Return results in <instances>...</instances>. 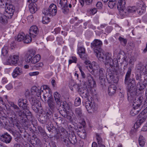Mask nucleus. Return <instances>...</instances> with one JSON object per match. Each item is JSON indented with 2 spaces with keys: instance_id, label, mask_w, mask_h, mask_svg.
I'll return each mask as SVG.
<instances>
[{
  "instance_id": "a878e982",
  "label": "nucleus",
  "mask_w": 147,
  "mask_h": 147,
  "mask_svg": "<svg viewBox=\"0 0 147 147\" xmlns=\"http://www.w3.org/2000/svg\"><path fill=\"white\" fill-rule=\"evenodd\" d=\"M61 140L63 141L64 144L66 146H68L70 144L69 138H67V135L63 136L61 134Z\"/></svg>"
},
{
  "instance_id": "9b49d317",
  "label": "nucleus",
  "mask_w": 147,
  "mask_h": 147,
  "mask_svg": "<svg viewBox=\"0 0 147 147\" xmlns=\"http://www.w3.org/2000/svg\"><path fill=\"white\" fill-rule=\"evenodd\" d=\"M18 60V55H10L8 57L6 61H3V62L4 64L5 65H12L17 64Z\"/></svg>"
},
{
  "instance_id": "09e8293b",
  "label": "nucleus",
  "mask_w": 147,
  "mask_h": 147,
  "mask_svg": "<svg viewBox=\"0 0 147 147\" xmlns=\"http://www.w3.org/2000/svg\"><path fill=\"white\" fill-rule=\"evenodd\" d=\"M96 138L97 141L98 145L101 144H102V140L100 136L98 134L96 135Z\"/></svg>"
},
{
  "instance_id": "b1692460",
  "label": "nucleus",
  "mask_w": 147,
  "mask_h": 147,
  "mask_svg": "<svg viewBox=\"0 0 147 147\" xmlns=\"http://www.w3.org/2000/svg\"><path fill=\"white\" fill-rule=\"evenodd\" d=\"M23 73V72L21 69L18 67H17L14 70L12 75L13 78H15Z\"/></svg>"
},
{
  "instance_id": "338daca9",
  "label": "nucleus",
  "mask_w": 147,
  "mask_h": 147,
  "mask_svg": "<svg viewBox=\"0 0 147 147\" xmlns=\"http://www.w3.org/2000/svg\"><path fill=\"white\" fill-rule=\"evenodd\" d=\"M8 82L7 78H3L2 80V83L3 84H5L6 83Z\"/></svg>"
},
{
  "instance_id": "79ce46f5",
  "label": "nucleus",
  "mask_w": 147,
  "mask_h": 147,
  "mask_svg": "<svg viewBox=\"0 0 147 147\" xmlns=\"http://www.w3.org/2000/svg\"><path fill=\"white\" fill-rule=\"evenodd\" d=\"M105 74V69L103 68L99 69L98 71V75L99 76L104 77Z\"/></svg>"
},
{
  "instance_id": "6e6d98bb",
  "label": "nucleus",
  "mask_w": 147,
  "mask_h": 147,
  "mask_svg": "<svg viewBox=\"0 0 147 147\" xmlns=\"http://www.w3.org/2000/svg\"><path fill=\"white\" fill-rule=\"evenodd\" d=\"M145 119L146 118L144 117H142L139 118V119L137 121H138L139 122V123L141 124L142 123L145 121Z\"/></svg>"
},
{
  "instance_id": "a18cd8bd",
  "label": "nucleus",
  "mask_w": 147,
  "mask_h": 147,
  "mask_svg": "<svg viewBox=\"0 0 147 147\" xmlns=\"http://www.w3.org/2000/svg\"><path fill=\"white\" fill-rule=\"evenodd\" d=\"M146 87V85H142L140 84V82L138 83L137 85V87L140 90H141L143 89Z\"/></svg>"
},
{
  "instance_id": "7c9ffc66",
  "label": "nucleus",
  "mask_w": 147,
  "mask_h": 147,
  "mask_svg": "<svg viewBox=\"0 0 147 147\" xmlns=\"http://www.w3.org/2000/svg\"><path fill=\"white\" fill-rule=\"evenodd\" d=\"M75 115L78 117H80L82 116V111L81 108H76L75 110Z\"/></svg>"
},
{
  "instance_id": "6e6552de",
  "label": "nucleus",
  "mask_w": 147,
  "mask_h": 147,
  "mask_svg": "<svg viewBox=\"0 0 147 147\" xmlns=\"http://www.w3.org/2000/svg\"><path fill=\"white\" fill-rule=\"evenodd\" d=\"M127 84L128 99L129 101H131L134 98V96L132 93V90L136 86V84L135 79H133L131 81H129V82H127Z\"/></svg>"
},
{
  "instance_id": "0eeeda50",
  "label": "nucleus",
  "mask_w": 147,
  "mask_h": 147,
  "mask_svg": "<svg viewBox=\"0 0 147 147\" xmlns=\"http://www.w3.org/2000/svg\"><path fill=\"white\" fill-rule=\"evenodd\" d=\"M115 66H117L118 68L115 72L113 71L111 67V69L108 68L107 69L106 77L109 83H116L119 80V78L116 74V73L119 69V67L117 65Z\"/></svg>"
},
{
  "instance_id": "4d7b16f0",
  "label": "nucleus",
  "mask_w": 147,
  "mask_h": 147,
  "mask_svg": "<svg viewBox=\"0 0 147 147\" xmlns=\"http://www.w3.org/2000/svg\"><path fill=\"white\" fill-rule=\"evenodd\" d=\"M86 91V90H84L83 88L80 89L78 90V92L81 96Z\"/></svg>"
},
{
  "instance_id": "c9c22d12",
  "label": "nucleus",
  "mask_w": 147,
  "mask_h": 147,
  "mask_svg": "<svg viewBox=\"0 0 147 147\" xmlns=\"http://www.w3.org/2000/svg\"><path fill=\"white\" fill-rule=\"evenodd\" d=\"M40 142V140L36 137L32 139L31 141V144L34 146L39 144Z\"/></svg>"
},
{
  "instance_id": "3c124183",
  "label": "nucleus",
  "mask_w": 147,
  "mask_h": 147,
  "mask_svg": "<svg viewBox=\"0 0 147 147\" xmlns=\"http://www.w3.org/2000/svg\"><path fill=\"white\" fill-rule=\"evenodd\" d=\"M88 82L89 83V85L91 87H94L96 86V82L94 80L93 77L92 78V80H90V81H89Z\"/></svg>"
},
{
  "instance_id": "1a4fd4ad",
  "label": "nucleus",
  "mask_w": 147,
  "mask_h": 147,
  "mask_svg": "<svg viewBox=\"0 0 147 147\" xmlns=\"http://www.w3.org/2000/svg\"><path fill=\"white\" fill-rule=\"evenodd\" d=\"M57 11V7L56 5L52 3L50 5L48 9H44L42 12L44 14L53 16L56 15Z\"/></svg>"
},
{
  "instance_id": "2eb2a0df",
  "label": "nucleus",
  "mask_w": 147,
  "mask_h": 147,
  "mask_svg": "<svg viewBox=\"0 0 147 147\" xmlns=\"http://www.w3.org/2000/svg\"><path fill=\"white\" fill-rule=\"evenodd\" d=\"M28 103L27 100L26 99H20L18 100V105L20 107H22L23 109L28 110Z\"/></svg>"
},
{
  "instance_id": "cd10ccee",
  "label": "nucleus",
  "mask_w": 147,
  "mask_h": 147,
  "mask_svg": "<svg viewBox=\"0 0 147 147\" xmlns=\"http://www.w3.org/2000/svg\"><path fill=\"white\" fill-rule=\"evenodd\" d=\"M48 104L49 107L51 110H53L55 107V104L53 99L52 98H49L48 101Z\"/></svg>"
},
{
  "instance_id": "bb28decb",
  "label": "nucleus",
  "mask_w": 147,
  "mask_h": 147,
  "mask_svg": "<svg viewBox=\"0 0 147 147\" xmlns=\"http://www.w3.org/2000/svg\"><path fill=\"white\" fill-rule=\"evenodd\" d=\"M36 6V4L35 3H30L29 10L31 13H34L37 11Z\"/></svg>"
},
{
  "instance_id": "412c9836",
  "label": "nucleus",
  "mask_w": 147,
  "mask_h": 147,
  "mask_svg": "<svg viewBox=\"0 0 147 147\" xmlns=\"http://www.w3.org/2000/svg\"><path fill=\"white\" fill-rule=\"evenodd\" d=\"M54 97L57 106L59 107L61 106V103H62L60 95L57 92H55L54 94Z\"/></svg>"
},
{
  "instance_id": "a19ab883",
  "label": "nucleus",
  "mask_w": 147,
  "mask_h": 147,
  "mask_svg": "<svg viewBox=\"0 0 147 147\" xmlns=\"http://www.w3.org/2000/svg\"><path fill=\"white\" fill-rule=\"evenodd\" d=\"M116 0H109L108 3L109 7L110 8H113L115 4V1Z\"/></svg>"
},
{
  "instance_id": "c85d7f7f",
  "label": "nucleus",
  "mask_w": 147,
  "mask_h": 147,
  "mask_svg": "<svg viewBox=\"0 0 147 147\" xmlns=\"http://www.w3.org/2000/svg\"><path fill=\"white\" fill-rule=\"evenodd\" d=\"M69 138L70 143L74 144L77 142V140L76 136L74 134H71L70 135Z\"/></svg>"
},
{
  "instance_id": "e2e57ef3",
  "label": "nucleus",
  "mask_w": 147,
  "mask_h": 147,
  "mask_svg": "<svg viewBox=\"0 0 147 147\" xmlns=\"http://www.w3.org/2000/svg\"><path fill=\"white\" fill-rule=\"evenodd\" d=\"M30 91L28 90H26L25 94V97L26 98H28L30 95Z\"/></svg>"
},
{
  "instance_id": "393cba45",
  "label": "nucleus",
  "mask_w": 147,
  "mask_h": 147,
  "mask_svg": "<svg viewBox=\"0 0 147 147\" xmlns=\"http://www.w3.org/2000/svg\"><path fill=\"white\" fill-rule=\"evenodd\" d=\"M116 89L117 87L115 85L113 84L109 86L108 90L109 95H113L115 93Z\"/></svg>"
},
{
  "instance_id": "9d476101",
  "label": "nucleus",
  "mask_w": 147,
  "mask_h": 147,
  "mask_svg": "<svg viewBox=\"0 0 147 147\" xmlns=\"http://www.w3.org/2000/svg\"><path fill=\"white\" fill-rule=\"evenodd\" d=\"M16 40L18 42L23 41L24 43L28 44L31 42L32 39L28 34L25 35L24 33L22 32L18 34Z\"/></svg>"
},
{
  "instance_id": "72a5a7b5",
  "label": "nucleus",
  "mask_w": 147,
  "mask_h": 147,
  "mask_svg": "<svg viewBox=\"0 0 147 147\" xmlns=\"http://www.w3.org/2000/svg\"><path fill=\"white\" fill-rule=\"evenodd\" d=\"M5 11L4 13V15H3L2 14L0 13V22L2 23H5L6 22L7 20L6 19L5 17L8 18L9 19L11 18H9L8 17L5 16Z\"/></svg>"
},
{
  "instance_id": "f03ea898",
  "label": "nucleus",
  "mask_w": 147,
  "mask_h": 147,
  "mask_svg": "<svg viewBox=\"0 0 147 147\" xmlns=\"http://www.w3.org/2000/svg\"><path fill=\"white\" fill-rule=\"evenodd\" d=\"M98 52L94 53L98 59L100 61L105 62L106 65L109 64L110 66L111 67L114 71H116L118 69L117 66H115L114 62V61H117V59L114 58L113 59L111 58L112 56L111 54L105 52L102 49L100 51H98Z\"/></svg>"
},
{
  "instance_id": "0e129e2a",
  "label": "nucleus",
  "mask_w": 147,
  "mask_h": 147,
  "mask_svg": "<svg viewBox=\"0 0 147 147\" xmlns=\"http://www.w3.org/2000/svg\"><path fill=\"white\" fill-rule=\"evenodd\" d=\"M6 88L7 90H9L12 88L13 86L12 84H9L7 85L6 86Z\"/></svg>"
},
{
  "instance_id": "39448f33",
  "label": "nucleus",
  "mask_w": 147,
  "mask_h": 147,
  "mask_svg": "<svg viewBox=\"0 0 147 147\" xmlns=\"http://www.w3.org/2000/svg\"><path fill=\"white\" fill-rule=\"evenodd\" d=\"M6 0H0V7L5 4V15L9 18H11L13 14L15 8L12 5L9 4L6 2Z\"/></svg>"
},
{
  "instance_id": "58836bf2",
  "label": "nucleus",
  "mask_w": 147,
  "mask_h": 147,
  "mask_svg": "<svg viewBox=\"0 0 147 147\" xmlns=\"http://www.w3.org/2000/svg\"><path fill=\"white\" fill-rule=\"evenodd\" d=\"M92 76L90 74H87L85 76V78H83V79L84 80L88 81V82L90 81V80H92Z\"/></svg>"
},
{
  "instance_id": "4be33fe9",
  "label": "nucleus",
  "mask_w": 147,
  "mask_h": 147,
  "mask_svg": "<svg viewBox=\"0 0 147 147\" xmlns=\"http://www.w3.org/2000/svg\"><path fill=\"white\" fill-rule=\"evenodd\" d=\"M131 69L130 67H129L125 75V83L127 84V83L129 82V81H131L133 79H134V78L131 79L130 78L131 74Z\"/></svg>"
},
{
  "instance_id": "423d86ee",
  "label": "nucleus",
  "mask_w": 147,
  "mask_h": 147,
  "mask_svg": "<svg viewBox=\"0 0 147 147\" xmlns=\"http://www.w3.org/2000/svg\"><path fill=\"white\" fill-rule=\"evenodd\" d=\"M142 2H140L137 4V8L135 6H129L126 9H125V14L127 15L126 12L128 13H133L135 12L137 10L138 13L140 15L142 14L145 10V7L143 4H142Z\"/></svg>"
},
{
  "instance_id": "2f4dec72",
  "label": "nucleus",
  "mask_w": 147,
  "mask_h": 147,
  "mask_svg": "<svg viewBox=\"0 0 147 147\" xmlns=\"http://www.w3.org/2000/svg\"><path fill=\"white\" fill-rule=\"evenodd\" d=\"M133 95L134 96V95ZM134 98L133 100H131V101H129L130 102H131L134 100V102H135L137 103V104L138 105H138V106L140 107L141 104L142 102L143 101V97L142 96H140L138 98H137V100L136 99L134 100Z\"/></svg>"
},
{
  "instance_id": "f3484780",
  "label": "nucleus",
  "mask_w": 147,
  "mask_h": 147,
  "mask_svg": "<svg viewBox=\"0 0 147 147\" xmlns=\"http://www.w3.org/2000/svg\"><path fill=\"white\" fill-rule=\"evenodd\" d=\"M0 140L3 142L9 143L12 140V137L7 132L3 134L0 137Z\"/></svg>"
},
{
  "instance_id": "ddd939ff",
  "label": "nucleus",
  "mask_w": 147,
  "mask_h": 147,
  "mask_svg": "<svg viewBox=\"0 0 147 147\" xmlns=\"http://www.w3.org/2000/svg\"><path fill=\"white\" fill-rule=\"evenodd\" d=\"M117 8L121 15H125L126 0H117Z\"/></svg>"
},
{
  "instance_id": "aec40b11",
  "label": "nucleus",
  "mask_w": 147,
  "mask_h": 147,
  "mask_svg": "<svg viewBox=\"0 0 147 147\" xmlns=\"http://www.w3.org/2000/svg\"><path fill=\"white\" fill-rule=\"evenodd\" d=\"M38 29L36 26H32L29 30V36L31 37L34 38L35 37L36 35L38 33Z\"/></svg>"
},
{
  "instance_id": "20e7f679",
  "label": "nucleus",
  "mask_w": 147,
  "mask_h": 147,
  "mask_svg": "<svg viewBox=\"0 0 147 147\" xmlns=\"http://www.w3.org/2000/svg\"><path fill=\"white\" fill-rule=\"evenodd\" d=\"M137 72L139 74H137L136 76V78L137 80L140 82L141 81V76L142 74H147V62L146 64H144L141 62L138 63L136 66Z\"/></svg>"
},
{
  "instance_id": "a211bd4d",
  "label": "nucleus",
  "mask_w": 147,
  "mask_h": 147,
  "mask_svg": "<svg viewBox=\"0 0 147 147\" xmlns=\"http://www.w3.org/2000/svg\"><path fill=\"white\" fill-rule=\"evenodd\" d=\"M138 105H139L137 104L135 102L133 104V108L130 112V114L132 116H134L137 114L141 110L140 107Z\"/></svg>"
},
{
  "instance_id": "6ab92c4d",
  "label": "nucleus",
  "mask_w": 147,
  "mask_h": 147,
  "mask_svg": "<svg viewBox=\"0 0 147 147\" xmlns=\"http://www.w3.org/2000/svg\"><path fill=\"white\" fill-rule=\"evenodd\" d=\"M85 49L82 47H80L78 49V53L79 55L80 58L82 59H87L88 56L86 53Z\"/></svg>"
},
{
  "instance_id": "4468645a",
  "label": "nucleus",
  "mask_w": 147,
  "mask_h": 147,
  "mask_svg": "<svg viewBox=\"0 0 147 147\" xmlns=\"http://www.w3.org/2000/svg\"><path fill=\"white\" fill-rule=\"evenodd\" d=\"M87 69L90 73L93 74L94 72L99 69V66L97 63L95 62H92L91 64H90L87 66Z\"/></svg>"
},
{
  "instance_id": "f704fd0d",
  "label": "nucleus",
  "mask_w": 147,
  "mask_h": 147,
  "mask_svg": "<svg viewBox=\"0 0 147 147\" xmlns=\"http://www.w3.org/2000/svg\"><path fill=\"white\" fill-rule=\"evenodd\" d=\"M78 135L82 138H84L86 137V131L84 129H82V131L78 132Z\"/></svg>"
},
{
  "instance_id": "5fc2aeb1",
  "label": "nucleus",
  "mask_w": 147,
  "mask_h": 147,
  "mask_svg": "<svg viewBox=\"0 0 147 147\" xmlns=\"http://www.w3.org/2000/svg\"><path fill=\"white\" fill-rule=\"evenodd\" d=\"M61 132H62V134L63 136H66L67 134L68 133L66 130L63 127H61L60 129Z\"/></svg>"
},
{
  "instance_id": "f257e3e1",
  "label": "nucleus",
  "mask_w": 147,
  "mask_h": 147,
  "mask_svg": "<svg viewBox=\"0 0 147 147\" xmlns=\"http://www.w3.org/2000/svg\"><path fill=\"white\" fill-rule=\"evenodd\" d=\"M11 106L15 110V111L11 109H9L7 111V113L9 118L12 122H13L17 119V115H18L20 121L24 123L27 121V117L26 114L24 111L20 109V108L13 102L10 103Z\"/></svg>"
},
{
  "instance_id": "dca6fc26",
  "label": "nucleus",
  "mask_w": 147,
  "mask_h": 147,
  "mask_svg": "<svg viewBox=\"0 0 147 147\" xmlns=\"http://www.w3.org/2000/svg\"><path fill=\"white\" fill-rule=\"evenodd\" d=\"M85 106L88 111L91 109L95 110L96 108V106L93 100H88L85 103Z\"/></svg>"
},
{
  "instance_id": "e433bc0d",
  "label": "nucleus",
  "mask_w": 147,
  "mask_h": 147,
  "mask_svg": "<svg viewBox=\"0 0 147 147\" xmlns=\"http://www.w3.org/2000/svg\"><path fill=\"white\" fill-rule=\"evenodd\" d=\"M62 106L63 109V110L66 111L67 110H69L70 109V107L66 103V102H63L62 104H61V107Z\"/></svg>"
},
{
  "instance_id": "c03bdc74",
  "label": "nucleus",
  "mask_w": 147,
  "mask_h": 147,
  "mask_svg": "<svg viewBox=\"0 0 147 147\" xmlns=\"http://www.w3.org/2000/svg\"><path fill=\"white\" fill-rule=\"evenodd\" d=\"M67 0H60L59 4L60 5L61 7H62L67 5Z\"/></svg>"
},
{
  "instance_id": "5701e85b",
  "label": "nucleus",
  "mask_w": 147,
  "mask_h": 147,
  "mask_svg": "<svg viewBox=\"0 0 147 147\" xmlns=\"http://www.w3.org/2000/svg\"><path fill=\"white\" fill-rule=\"evenodd\" d=\"M41 88L40 89H38L36 86H34L31 88V91L33 94L36 95L39 97L40 96L41 92H43V90H41Z\"/></svg>"
},
{
  "instance_id": "864d4df0",
  "label": "nucleus",
  "mask_w": 147,
  "mask_h": 147,
  "mask_svg": "<svg viewBox=\"0 0 147 147\" xmlns=\"http://www.w3.org/2000/svg\"><path fill=\"white\" fill-rule=\"evenodd\" d=\"M61 7H62V9L63 10V13H67L68 12V9L67 5Z\"/></svg>"
},
{
  "instance_id": "ea45409f",
  "label": "nucleus",
  "mask_w": 147,
  "mask_h": 147,
  "mask_svg": "<svg viewBox=\"0 0 147 147\" xmlns=\"http://www.w3.org/2000/svg\"><path fill=\"white\" fill-rule=\"evenodd\" d=\"M8 47L7 46H5L2 49L1 53L3 56H5L7 54L8 51Z\"/></svg>"
},
{
  "instance_id": "052dcab7",
  "label": "nucleus",
  "mask_w": 147,
  "mask_h": 147,
  "mask_svg": "<svg viewBox=\"0 0 147 147\" xmlns=\"http://www.w3.org/2000/svg\"><path fill=\"white\" fill-rule=\"evenodd\" d=\"M39 72L38 71H35L32 72H30L29 73V75L31 76H36L38 75Z\"/></svg>"
},
{
  "instance_id": "603ef678",
  "label": "nucleus",
  "mask_w": 147,
  "mask_h": 147,
  "mask_svg": "<svg viewBox=\"0 0 147 147\" xmlns=\"http://www.w3.org/2000/svg\"><path fill=\"white\" fill-rule=\"evenodd\" d=\"M32 108L33 110L36 112L37 113L38 111V108L37 107V104H34L32 106Z\"/></svg>"
},
{
  "instance_id": "4c0bfd02",
  "label": "nucleus",
  "mask_w": 147,
  "mask_h": 147,
  "mask_svg": "<svg viewBox=\"0 0 147 147\" xmlns=\"http://www.w3.org/2000/svg\"><path fill=\"white\" fill-rule=\"evenodd\" d=\"M119 40L120 41L121 45L124 46L126 45L127 42V39L121 36H119Z\"/></svg>"
},
{
  "instance_id": "f8f14e48",
  "label": "nucleus",
  "mask_w": 147,
  "mask_h": 147,
  "mask_svg": "<svg viewBox=\"0 0 147 147\" xmlns=\"http://www.w3.org/2000/svg\"><path fill=\"white\" fill-rule=\"evenodd\" d=\"M102 45V42L101 41L95 39L91 43V47L93 49L94 53H97L102 49L101 47Z\"/></svg>"
},
{
  "instance_id": "49530a36",
  "label": "nucleus",
  "mask_w": 147,
  "mask_h": 147,
  "mask_svg": "<svg viewBox=\"0 0 147 147\" xmlns=\"http://www.w3.org/2000/svg\"><path fill=\"white\" fill-rule=\"evenodd\" d=\"M81 99L79 97H77L75 101V105L76 106H79L81 104Z\"/></svg>"
},
{
  "instance_id": "680f3d73",
  "label": "nucleus",
  "mask_w": 147,
  "mask_h": 147,
  "mask_svg": "<svg viewBox=\"0 0 147 147\" xmlns=\"http://www.w3.org/2000/svg\"><path fill=\"white\" fill-rule=\"evenodd\" d=\"M90 13L92 15H94L96 13L97 11V10L96 8H94L93 9L90 10Z\"/></svg>"
},
{
  "instance_id": "bf43d9fd",
  "label": "nucleus",
  "mask_w": 147,
  "mask_h": 147,
  "mask_svg": "<svg viewBox=\"0 0 147 147\" xmlns=\"http://www.w3.org/2000/svg\"><path fill=\"white\" fill-rule=\"evenodd\" d=\"M96 6L98 9H101L102 7V4L101 2H98L96 4Z\"/></svg>"
},
{
  "instance_id": "7ed1b4c3",
  "label": "nucleus",
  "mask_w": 147,
  "mask_h": 147,
  "mask_svg": "<svg viewBox=\"0 0 147 147\" xmlns=\"http://www.w3.org/2000/svg\"><path fill=\"white\" fill-rule=\"evenodd\" d=\"M36 54V52L35 50H30L26 55V61L28 63L31 62L32 63L34 64L38 62L40 59V56L38 54L34 56Z\"/></svg>"
},
{
  "instance_id": "c756f323",
  "label": "nucleus",
  "mask_w": 147,
  "mask_h": 147,
  "mask_svg": "<svg viewBox=\"0 0 147 147\" xmlns=\"http://www.w3.org/2000/svg\"><path fill=\"white\" fill-rule=\"evenodd\" d=\"M145 138L142 136L140 135L138 139V142L139 145L141 147L144 146L145 144Z\"/></svg>"
},
{
  "instance_id": "de8ad7c7",
  "label": "nucleus",
  "mask_w": 147,
  "mask_h": 147,
  "mask_svg": "<svg viewBox=\"0 0 147 147\" xmlns=\"http://www.w3.org/2000/svg\"><path fill=\"white\" fill-rule=\"evenodd\" d=\"M105 76L104 77H99L100 84L101 85L103 86L105 85Z\"/></svg>"
},
{
  "instance_id": "774afa93",
  "label": "nucleus",
  "mask_w": 147,
  "mask_h": 147,
  "mask_svg": "<svg viewBox=\"0 0 147 147\" xmlns=\"http://www.w3.org/2000/svg\"><path fill=\"white\" fill-rule=\"evenodd\" d=\"M85 3L87 5H90L91 3L92 0H84Z\"/></svg>"
},
{
  "instance_id": "69168bd1",
  "label": "nucleus",
  "mask_w": 147,
  "mask_h": 147,
  "mask_svg": "<svg viewBox=\"0 0 147 147\" xmlns=\"http://www.w3.org/2000/svg\"><path fill=\"white\" fill-rule=\"evenodd\" d=\"M63 116L64 117L66 118L67 119L70 120H71L72 118V117L71 116L68 115L67 114V115H65L64 116Z\"/></svg>"
},
{
  "instance_id": "13d9d810",
  "label": "nucleus",
  "mask_w": 147,
  "mask_h": 147,
  "mask_svg": "<svg viewBox=\"0 0 147 147\" xmlns=\"http://www.w3.org/2000/svg\"><path fill=\"white\" fill-rule=\"evenodd\" d=\"M147 113V108H146L143 110L139 115L140 116L142 115L144 116Z\"/></svg>"
},
{
  "instance_id": "473e14b6",
  "label": "nucleus",
  "mask_w": 147,
  "mask_h": 147,
  "mask_svg": "<svg viewBox=\"0 0 147 147\" xmlns=\"http://www.w3.org/2000/svg\"><path fill=\"white\" fill-rule=\"evenodd\" d=\"M139 122L138 121H136V123H135L134 125V129H131V132L132 134H134L135 133L136 131V129H137L140 126L141 124L139 123Z\"/></svg>"
},
{
  "instance_id": "8fccbe9b",
  "label": "nucleus",
  "mask_w": 147,
  "mask_h": 147,
  "mask_svg": "<svg viewBox=\"0 0 147 147\" xmlns=\"http://www.w3.org/2000/svg\"><path fill=\"white\" fill-rule=\"evenodd\" d=\"M50 18L48 17H44L42 19V22L44 24H47L50 22Z\"/></svg>"
},
{
  "instance_id": "37998d69",
  "label": "nucleus",
  "mask_w": 147,
  "mask_h": 147,
  "mask_svg": "<svg viewBox=\"0 0 147 147\" xmlns=\"http://www.w3.org/2000/svg\"><path fill=\"white\" fill-rule=\"evenodd\" d=\"M137 59L136 57L134 56L131 57L129 59V63L131 65H134L135 62L136 61Z\"/></svg>"
}]
</instances>
